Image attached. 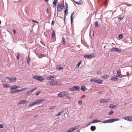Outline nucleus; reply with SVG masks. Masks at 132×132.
Wrapping results in <instances>:
<instances>
[{"label":"nucleus","mask_w":132,"mask_h":132,"mask_svg":"<svg viewBox=\"0 0 132 132\" xmlns=\"http://www.w3.org/2000/svg\"><path fill=\"white\" fill-rule=\"evenodd\" d=\"M90 81L91 82L97 83L98 84H102L103 82V80L97 78L91 79Z\"/></svg>","instance_id":"nucleus-1"},{"label":"nucleus","mask_w":132,"mask_h":132,"mask_svg":"<svg viewBox=\"0 0 132 132\" xmlns=\"http://www.w3.org/2000/svg\"><path fill=\"white\" fill-rule=\"evenodd\" d=\"M20 88V87L19 86H16L15 85H14L11 87L10 88V90L11 92H10V93L12 94L16 93L14 92L16 91V90H14L16 88Z\"/></svg>","instance_id":"nucleus-2"},{"label":"nucleus","mask_w":132,"mask_h":132,"mask_svg":"<svg viewBox=\"0 0 132 132\" xmlns=\"http://www.w3.org/2000/svg\"><path fill=\"white\" fill-rule=\"evenodd\" d=\"M64 7V6L63 4H59L57 6V10L59 12H61Z\"/></svg>","instance_id":"nucleus-3"},{"label":"nucleus","mask_w":132,"mask_h":132,"mask_svg":"<svg viewBox=\"0 0 132 132\" xmlns=\"http://www.w3.org/2000/svg\"><path fill=\"white\" fill-rule=\"evenodd\" d=\"M119 119H112L109 120H105L104 121H103L102 122L103 123H112L113 122L115 121L118 120Z\"/></svg>","instance_id":"nucleus-4"},{"label":"nucleus","mask_w":132,"mask_h":132,"mask_svg":"<svg viewBox=\"0 0 132 132\" xmlns=\"http://www.w3.org/2000/svg\"><path fill=\"white\" fill-rule=\"evenodd\" d=\"M80 88L78 86H73L72 87L69 88V89L71 91H77L78 90L80 89Z\"/></svg>","instance_id":"nucleus-5"},{"label":"nucleus","mask_w":132,"mask_h":132,"mask_svg":"<svg viewBox=\"0 0 132 132\" xmlns=\"http://www.w3.org/2000/svg\"><path fill=\"white\" fill-rule=\"evenodd\" d=\"M67 93V91H63L59 94L58 95V96L60 97L61 98L65 96L66 94Z\"/></svg>","instance_id":"nucleus-6"},{"label":"nucleus","mask_w":132,"mask_h":132,"mask_svg":"<svg viewBox=\"0 0 132 132\" xmlns=\"http://www.w3.org/2000/svg\"><path fill=\"white\" fill-rule=\"evenodd\" d=\"M29 101L25 100H21L18 103H17V104L19 105L21 104H24L28 103Z\"/></svg>","instance_id":"nucleus-7"},{"label":"nucleus","mask_w":132,"mask_h":132,"mask_svg":"<svg viewBox=\"0 0 132 132\" xmlns=\"http://www.w3.org/2000/svg\"><path fill=\"white\" fill-rule=\"evenodd\" d=\"M110 99H101L100 100V103H105L107 102H110Z\"/></svg>","instance_id":"nucleus-8"},{"label":"nucleus","mask_w":132,"mask_h":132,"mask_svg":"<svg viewBox=\"0 0 132 132\" xmlns=\"http://www.w3.org/2000/svg\"><path fill=\"white\" fill-rule=\"evenodd\" d=\"M32 78L34 79H37L40 81H41V77L38 75L34 76L32 77Z\"/></svg>","instance_id":"nucleus-9"},{"label":"nucleus","mask_w":132,"mask_h":132,"mask_svg":"<svg viewBox=\"0 0 132 132\" xmlns=\"http://www.w3.org/2000/svg\"><path fill=\"white\" fill-rule=\"evenodd\" d=\"M79 126H77L73 128H70L69 129H68V130L69 132H71L73 130L78 129L79 127Z\"/></svg>","instance_id":"nucleus-10"},{"label":"nucleus","mask_w":132,"mask_h":132,"mask_svg":"<svg viewBox=\"0 0 132 132\" xmlns=\"http://www.w3.org/2000/svg\"><path fill=\"white\" fill-rule=\"evenodd\" d=\"M110 79L112 81H117L118 80V77L117 76H115L113 77H112Z\"/></svg>","instance_id":"nucleus-11"},{"label":"nucleus","mask_w":132,"mask_h":132,"mask_svg":"<svg viewBox=\"0 0 132 132\" xmlns=\"http://www.w3.org/2000/svg\"><path fill=\"white\" fill-rule=\"evenodd\" d=\"M94 56H95L94 54H92L90 55H85L84 56V57L85 58L89 59L93 57Z\"/></svg>","instance_id":"nucleus-12"},{"label":"nucleus","mask_w":132,"mask_h":132,"mask_svg":"<svg viewBox=\"0 0 132 132\" xmlns=\"http://www.w3.org/2000/svg\"><path fill=\"white\" fill-rule=\"evenodd\" d=\"M28 89L27 88H23L20 90H16V91L14 92L15 93H18L19 92H21L25 90H26Z\"/></svg>","instance_id":"nucleus-13"},{"label":"nucleus","mask_w":132,"mask_h":132,"mask_svg":"<svg viewBox=\"0 0 132 132\" xmlns=\"http://www.w3.org/2000/svg\"><path fill=\"white\" fill-rule=\"evenodd\" d=\"M56 76H53L50 77H47V79L48 80H53L55 78H56Z\"/></svg>","instance_id":"nucleus-14"},{"label":"nucleus","mask_w":132,"mask_h":132,"mask_svg":"<svg viewBox=\"0 0 132 132\" xmlns=\"http://www.w3.org/2000/svg\"><path fill=\"white\" fill-rule=\"evenodd\" d=\"M52 86L57 85H59L58 83L54 80L52 81Z\"/></svg>","instance_id":"nucleus-15"},{"label":"nucleus","mask_w":132,"mask_h":132,"mask_svg":"<svg viewBox=\"0 0 132 132\" xmlns=\"http://www.w3.org/2000/svg\"><path fill=\"white\" fill-rule=\"evenodd\" d=\"M74 2L76 4L79 5H81L83 3L82 0H80L79 1H74Z\"/></svg>","instance_id":"nucleus-16"},{"label":"nucleus","mask_w":132,"mask_h":132,"mask_svg":"<svg viewBox=\"0 0 132 132\" xmlns=\"http://www.w3.org/2000/svg\"><path fill=\"white\" fill-rule=\"evenodd\" d=\"M16 79V77H13L11 78V82L13 83L15 82Z\"/></svg>","instance_id":"nucleus-17"},{"label":"nucleus","mask_w":132,"mask_h":132,"mask_svg":"<svg viewBox=\"0 0 132 132\" xmlns=\"http://www.w3.org/2000/svg\"><path fill=\"white\" fill-rule=\"evenodd\" d=\"M117 75L120 78H122L123 77V75H122L121 73L119 71H117Z\"/></svg>","instance_id":"nucleus-18"},{"label":"nucleus","mask_w":132,"mask_h":132,"mask_svg":"<svg viewBox=\"0 0 132 132\" xmlns=\"http://www.w3.org/2000/svg\"><path fill=\"white\" fill-rule=\"evenodd\" d=\"M3 86L4 88H7L10 87V86L8 84L6 83L3 84Z\"/></svg>","instance_id":"nucleus-19"},{"label":"nucleus","mask_w":132,"mask_h":132,"mask_svg":"<svg viewBox=\"0 0 132 132\" xmlns=\"http://www.w3.org/2000/svg\"><path fill=\"white\" fill-rule=\"evenodd\" d=\"M116 105L111 104L110 105V108L112 109H114L115 108Z\"/></svg>","instance_id":"nucleus-20"},{"label":"nucleus","mask_w":132,"mask_h":132,"mask_svg":"<svg viewBox=\"0 0 132 132\" xmlns=\"http://www.w3.org/2000/svg\"><path fill=\"white\" fill-rule=\"evenodd\" d=\"M101 122L100 120L97 119V120H94L92 122V123H97V122Z\"/></svg>","instance_id":"nucleus-21"},{"label":"nucleus","mask_w":132,"mask_h":132,"mask_svg":"<svg viewBox=\"0 0 132 132\" xmlns=\"http://www.w3.org/2000/svg\"><path fill=\"white\" fill-rule=\"evenodd\" d=\"M74 12H73L71 14V23H72L73 22V16L74 15Z\"/></svg>","instance_id":"nucleus-22"},{"label":"nucleus","mask_w":132,"mask_h":132,"mask_svg":"<svg viewBox=\"0 0 132 132\" xmlns=\"http://www.w3.org/2000/svg\"><path fill=\"white\" fill-rule=\"evenodd\" d=\"M41 100H38L35 102L36 104H39L41 103Z\"/></svg>","instance_id":"nucleus-23"},{"label":"nucleus","mask_w":132,"mask_h":132,"mask_svg":"<svg viewBox=\"0 0 132 132\" xmlns=\"http://www.w3.org/2000/svg\"><path fill=\"white\" fill-rule=\"evenodd\" d=\"M81 89L82 91H85L87 89L85 86H82L81 87Z\"/></svg>","instance_id":"nucleus-24"},{"label":"nucleus","mask_w":132,"mask_h":132,"mask_svg":"<svg viewBox=\"0 0 132 132\" xmlns=\"http://www.w3.org/2000/svg\"><path fill=\"white\" fill-rule=\"evenodd\" d=\"M63 111H61L60 112H59L58 114H55V116H59L61 115L62 113L63 112Z\"/></svg>","instance_id":"nucleus-25"},{"label":"nucleus","mask_w":132,"mask_h":132,"mask_svg":"<svg viewBox=\"0 0 132 132\" xmlns=\"http://www.w3.org/2000/svg\"><path fill=\"white\" fill-rule=\"evenodd\" d=\"M91 130L93 131L95 130L96 129V127L95 126H92L90 127Z\"/></svg>","instance_id":"nucleus-26"},{"label":"nucleus","mask_w":132,"mask_h":132,"mask_svg":"<svg viewBox=\"0 0 132 132\" xmlns=\"http://www.w3.org/2000/svg\"><path fill=\"white\" fill-rule=\"evenodd\" d=\"M68 9H65V10L64 11V19L65 20V18L66 17V16L67 13H67H68Z\"/></svg>","instance_id":"nucleus-27"},{"label":"nucleus","mask_w":132,"mask_h":132,"mask_svg":"<svg viewBox=\"0 0 132 132\" xmlns=\"http://www.w3.org/2000/svg\"><path fill=\"white\" fill-rule=\"evenodd\" d=\"M116 48L113 47L109 51L110 52H114L116 51Z\"/></svg>","instance_id":"nucleus-28"},{"label":"nucleus","mask_w":132,"mask_h":132,"mask_svg":"<svg viewBox=\"0 0 132 132\" xmlns=\"http://www.w3.org/2000/svg\"><path fill=\"white\" fill-rule=\"evenodd\" d=\"M46 85H52V81H49L46 83Z\"/></svg>","instance_id":"nucleus-29"},{"label":"nucleus","mask_w":132,"mask_h":132,"mask_svg":"<svg viewBox=\"0 0 132 132\" xmlns=\"http://www.w3.org/2000/svg\"><path fill=\"white\" fill-rule=\"evenodd\" d=\"M57 0H54L53 3V6H55L57 4Z\"/></svg>","instance_id":"nucleus-30"},{"label":"nucleus","mask_w":132,"mask_h":132,"mask_svg":"<svg viewBox=\"0 0 132 132\" xmlns=\"http://www.w3.org/2000/svg\"><path fill=\"white\" fill-rule=\"evenodd\" d=\"M52 31L53 32L52 35V38H53L55 36V34L54 31V30H53Z\"/></svg>","instance_id":"nucleus-31"},{"label":"nucleus","mask_w":132,"mask_h":132,"mask_svg":"<svg viewBox=\"0 0 132 132\" xmlns=\"http://www.w3.org/2000/svg\"><path fill=\"white\" fill-rule=\"evenodd\" d=\"M103 76V78H105L106 79H108L110 77V76Z\"/></svg>","instance_id":"nucleus-32"},{"label":"nucleus","mask_w":132,"mask_h":132,"mask_svg":"<svg viewBox=\"0 0 132 132\" xmlns=\"http://www.w3.org/2000/svg\"><path fill=\"white\" fill-rule=\"evenodd\" d=\"M30 59L29 56V55H28L27 57V63L28 64H29V62L30 61Z\"/></svg>","instance_id":"nucleus-33"},{"label":"nucleus","mask_w":132,"mask_h":132,"mask_svg":"<svg viewBox=\"0 0 132 132\" xmlns=\"http://www.w3.org/2000/svg\"><path fill=\"white\" fill-rule=\"evenodd\" d=\"M35 105H36V104H35V102H33L32 103H30L28 105L29 106H34Z\"/></svg>","instance_id":"nucleus-34"},{"label":"nucleus","mask_w":132,"mask_h":132,"mask_svg":"<svg viewBox=\"0 0 132 132\" xmlns=\"http://www.w3.org/2000/svg\"><path fill=\"white\" fill-rule=\"evenodd\" d=\"M20 55V54L19 53H18L17 54L16 58L18 60L19 59V57Z\"/></svg>","instance_id":"nucleus-35"},{"label":"nucleus","mask_w":132,"mask_h":132,"mask_svg":"<svg viewBox=\"0 0 132 132\" xmlns=\"http://www.w3.org/2000/svg\"><path fill=\"white\" fill-rule=\"evenodd\" d=\"M6 79H7L8 80V82H11V78H9L8 77H6L5 78Z\"/></svg>","instance_id":"nucleus-36"},{"label":"nucleus","mask_w":132,"mask_h":132,"mask_svg":"<svg viewBox=\"0 0 132 132\" xmlns=\"http://www.w3.org/2000/svg\"><path fill=\"white\" fill-rule=\"evenodd\" d=\"M116 51L120 53L121 52V50L118 48H116Z\"/></svg>","instance_id":"nucleus-37"},{"label":"nucleus","mask_w":132,"mask_h":132,"mask_svg":"<svg viewBox=\"0 0 132 132\" xmlns=\"http://www.w3.org/2000/svg\"><path fill=\"white\" fill-rule=\"evenodd\" d=\"M81 61H80L79 63H78L77 65V67L78 68L80 65L81 64Z\"/></svg>","instance_id":"nucleus-38"},{"label":"nucleus","mask_w":132,"mask_h":132,"mask_svg":"<svg viewBox=\"0 0 132 132\" xmlns=\"http://www.w3.org/2000/svg\"><path fill=\"white\" fill-rule=\"evenodd\" d=\"M114 111L113 110H111L109 112V115H111L112 114L114 113Z\"/></svg>","instance_id":"nucleus-39"},{"label":"nucleus","mask_w":132,"mask_h":132,"mask_svg":"<svg viewBox=\"0 0 132 132\" xmlns=\"http://www.w3.org/2000/svg\"><path fill=\"white\" fill-rule=\"evenodd\" d=\"M63 44L64 45L65 44V39L63 37H62Z\"/></svg>","instance_id":"nucleus-40"},{"label":"nucleus","mask_w":132,"mask_h":132,"mask_svg":"<svg viewBox=\"0 0 132 132\" xmlns=\"http://www.w3.org/2000/svg\"><path fill=\"white\" fill-rule=\"evenodd\" d=\"M55 107H56V106H51L49 108V110H51L52 109H54L55 108Z\"/></svg>","instance_id":"nucleus-41"},{"label":"nucleus","mask_w":132,"mask_h":132,"mask_svg":"<svg viewBox=\"0 0 132 132\" xmlns=\"http://www.w3.org/2000/svg\"><path fill=\"white\" fill-rule=\"evenodd\" d=\"M66 98L70 100L71 99V98L69 96H67L65 95Z\"/></svg>","instance_id":"nucleus-42"},{"label":"nucleus","mask_w":132,"mask_h":132,"mask_svg":"<svg viewBox=\"0 0 132 132\" xmlns=\"http://www.w3.org/2000/svg\"><path fill=\"white\" fill-rule=\"evenodd\" d=\"M36 89H37V88H35L33 89H32V90H30L29 91V92H31V93H32L34 90H35Z\"/></svg>","instance_id":"nucleus-43"},{"label":"nucleus","mask_w":132,"mask_h":132,"mask_svg":"<svg viewBox=\"0 0 132 132\" xmlns=\"http://www.w3.org/2000/svg\"><path fill=\"white\" fill-rule=\"evenodd\" d=\"M123 18H124V16H123V17H119L118 18V19L119 21H121V20H122Z\"/></svg>","instance_id":"nucleus-44"},{"label":"nucleus","mask_w":132,"mask_h":132,"mask_svg":"<svg viewBox=\"0 0 132 132\" xmlns=\"http://www.w3.org/2000/svg\"><path fill=\"white\" fill-rule=\"evenodd\" d=\"M124 119H125V120H127V121H129V117H125L124 118Z\"/></svg>","instance_id":"nucleus-45"},{"label":"nucleus","mask_w":132,"mask_h":132,"mask_svg":"<svg viewBox=\"0 0 132 132\" xmlns=\"http://www.w3.org/2000/svg\"><path fill=\"white\" fill-rule=\"evenodd\" d=\"M82 101L81 100H79L78 102V104L80 105H81L82 104Z\"/></svg>","instance_id":"nucleus-46"},{"label":"nucleus","mask_w":132,"mask_h":132,"mask_svg":"<svg viewBox=\"0 0 132 132\" xmlns=\"http://www.w3.org/2000/svg\"><path fill=\"white\" fill-rule=\"evenodd\" d=\"M95 26L97 27H98L99 26L97 22H95Z\"/></svg>","instance_id":"nucleus-47"},{"label":"nucleus","mask_w":132,"mask_h":132,"mask_svg":"<svg viewBox=\"0 0 132 132\" xmlns=\"http://www.w3.org/2000/svg\"><path fill=\"white\" fill-rule=\"evenodd\" d=\"M123 37V36L122 34H120L119 36V38H120L121 39Z\"/></svg>","instance_id":"nucleus-48"},{"label":"nucleus","mask_w":132,"mask_h":132,"mask_svg":"<svg viewBox=\"0 0 132 132\" xmlns=\"http://www.w3.org/2000/svg\"><path fill=\"white\" fill-rule=\"evenodd\" d=\"M40 92L39 91H38L36 93V95L37 96L40 93Z\"/></svg>","instance_id":"nucleus-49"},{"label":"nucleus","mask_w":132,"mask_h":132,"mask_svg":"<svg viewBox=\"0 0 132 132\" xmlns=\"http://www.w3.org/2000/svg\"><path fill=\"white\" fill-rule=\"evenodd\" d=\"M129 121H132V116L129 117Z\"/></svg>","instance_id":"nucleus-50"},{"label":"nucleus","mask_w":132,"mask_h":132,"mask_svg":"<svg viewBox=\"0 0 132 132\" xmlns=\"http://www.w3.org/2000/svg\"><path fill=\"white\" fill-rule=\"evenodd\" d=\"M63 67H59V68H58V67H57V69H59V70H61V69H63Z\"/></svg>","instance_id":"nucleus-51"},{"label":"nucleus","mask_w":132,"mask_h":132,"mask_svg":"<svg viewBox=\"0 0 132 132\" xmlns=\"http://www.w3.org/2000/svg\"><path fill=\"white\" fill-rule=\"evenodd\" d=\"M4 126H3V124H0V128H3Z\"/></svg>","instance_id":"nucleus-52"},{"label":"nucleus","mask_w":132,"mask_h":132,"mask_svg":"<svg viewBox=\"0 0 132 132\" xmlns=\"http://www.w3.org/2000/svg\"><path fill=\"white\" fill-rule=\"evenodd\" d=\"M102 92H103V91H98V93L99 94H101Z\"/></svg>","instance_id":"nucleus-53"},{"label":"nucleus","mask_w":132,"mask_h":132,"mask_svg":"<svg viewBox=\"0 0 132 132\" xmlns=\"http://www.w3.org/2000/svg\"><path fill=\"white\" fill-rule=\"evenodd\" d=\"M13 31L14 33V34H16V31L14 29H13Z\"/></svg>","instance_id":"nucleus-54"},{"label":"nucleus","mask_w":132,"mask_h":132,"mask_svg":"<svg viewBox=\"0 0 132 132\" xmlns=\"http://www.w3.org/2000/svg\"><path fill=\"white\" fill-rule=\"evenodd\" d=\"M66 5L65 6V9H68V6L67 3H65Z\"/></svg>","instance_id":"nucleus-55"},{"label":"nucleus","mask_w":132,"mask_h":132,"mask_svg":"<svg viewBox=\"0 0 132 132\" xmlns=\"http://www.w3.org/2000/svg\"><path fill=\"white\" fill-rule=\"evenodd\" d=\"M55 22V21H52V24H54V22Z\"/></svg>","instance_id":"nucleus-56"},{"label":"nucleus","mask_w":132,"mask_h":132,"mask_svg":"<svg viewBox=\"0 0 132 132\" xmlns=\"http://www.w3.org/2000/svg\"><path fill=\"white\" fill-rule=\"evenodd\" d=\"M100 73V71H98L97 72V74H98V73Z\"/></svg>","instance_id":"nucleus-57"},{"label":"nucleus","mask_w":132,"mask_h":132,"mask_svg":"<svg viewBox=\"0 0 132 132\" xmlns=\"http://www.w3.org/2000/svg\"><path fill=\"white\" fill-rule=\"evenodd\" d=\"M32 21H33L34 22H37V23H38V22L36 21H34V20H32Z\"/></svg>","instance_id":"nucleus-58"},{"label":"nucleus","mask_w":132,"mask_h":132,"mask_svg":"<svg viewBox=\"0 0 132 132\" xmlns=\"http://www.w3.org/2000/svg\"><path fill=\"white\" fill-rule=\"evenodd\" d=\"M45 100V99H43V100H42V102H44Z\"/></svg>","instance_id":"nucleus-59"},{"label":"nucleus","mask_w":132,"mask_h":132,"mask_svg":"<svg viewBox=\"0 0 132 132\" xmlns=\"http://www.w3.org/2000/svg\"><path fill=\"white\" fill-rule=\"evenodd\" d=\"M107 3V2L106 1L105 2V4L106 5Z\"/></svg>","instance_id":"nucleus-60"},{"label":"nucleus","mask_w":132,"mask_h":132,"mask_svg":"<svg viewBox=\"0 0 132 132\" xmlns=\"http://www.w3.org/2000/svg\"><path fill=\"white\" fill-rule=\"evenodd\" d=\"M48 0H45V1H46V2H47L48 1Z\"/></svg>","instance_id":"nucleus-61"},{"label":"nucleus","mask_w":132,"mask_h":132,"mask_svg":"<svg viewBox=\"0 0 132 132\" xmlns=\"http://www.w3.org/2000/svg\"><path fill=\"white\" fill-rule=\"evenodd\" d=\"M1 20H0V24H1Z\"/></svg>","instance_id":"nucleus-62"},{"label":"nucleus","mask_w":132,"mask_h":132,"mask_svg":"<svg viewBox=\"0 0 132 132\" xmlns=\"http://www.w3.org/2000/svg\"><path fill=\"white\" fill-rule=\"evenodd\" d=\"M29 92H27V94H29Z\"/></svg>","instance_id":"nucleus-63"},{"label":"nucleus","mask_w":132,"mask_h":132,"mask_svg":"<svg viewBox=\"0 0 132 132\" xmlns=\"http://www.w3.org/2000/svg\"><path fill=\"white\" fill-rule=\"evenodd\" d=\"M67 132H69V131L68 130L67 131Z\"/></svg>","instance_id":"nucleus-64"}]
</instances>
